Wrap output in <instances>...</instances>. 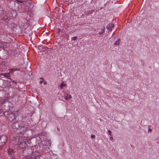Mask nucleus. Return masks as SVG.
Masks as SVG:
<instances>
[{
  "label": "nucleus",
  "instance_id": "473e14b6",
  "mask_svg": "<svg viewBox=\"0 0 159 159\" xmlns=\"http://www.w3.org/2000/svg\"><path fill=\"white\" fill-rule=\"evenodd\" d=\"M30 141H27V142L28 143H30Z\"/></svg>",
  "mask_w": 159,
  "mask_h": 159
},
{
  "label": "nucleus",
  "instance_id": "f257e3e1",
  "mask_svg": "<svg viewBox=\"0 0 159 159\" xmlns=\"http://www.w3.org/2000/svg\"><path fill=\"white\" fill-rule=\"evenodd\" d=\"M14 143L15 145H17V147L21 149L23 148L26 145V143L23 141L22 137L16 138Z\"/></svg>",
  "mask_w": 159,
  "mask_h": 159
},
{
  "label": "nucleus",
  "instance_id": "7ed1b4c3",
  "mask_svg": "<svg viewBox=\"0 0 159 159\" xmlns=\"http://www.w3.org/2000/svg\"><path fill=\"white\" fill-rule=\"evenodd\" d=\"M7 141V138L6 136L2 135L0 136V149L2 148L3 146L5 145Z\"/></svg>",
  "mask_w": 159,
  "mask_h": 159
},
{
  "label": "nucleus",
  "instance_id": "a878e982",
  "mask_svg": "<svg viewBox=\"0 0 159 159\" xmlns=\"http://www.w3.org/2000/svg\"><path fill=\"white\" fill-rule=\"evenodd\" d=\"M152 131V129H150V128H149L148 129V132H151Z\"/></svg>",
  "mask_w": 159,
  "mask_h": 159
},
{
  "label": "nucleus",
  "instance_id": "cd10ccee",
  "mask_svg": "<svg viewBox=\"0 0 159 159\" xmlns=\"http://www.w3.org/2000/svg\"><path fill=\"white\" fill-rule=\"evenodd\" d=\"M110 140H113V137H112V136H111V137H110Z\"/></svg>",
  "mask_w": 159,
  "mask_h": 159
},
{
  "label": "nucleus",
  "instance_id": "b1692460",
  "mask_svg": "<svg viewBox=\"0 0 159 159\" xmlns=\"http://www.w3.org/2000/svg\"><path fill=\"white\" fill-rule=\"evenodd\" d=\"M108 130V133H109V135H110L111 136H112V135L111 134V132L110 130Z\"/></svg>",
  "mask_w": 159,
  "mask_h": 159
},
{
  "label": "nucleus",
  "instance_id": "6e6552de",
  "mask_svg": "<svg viewBox=\"0 0 159 159\" xmlns=\"http://www.w3.org/2000/svg\"><path fill=\"white\" fill-rule=\"evenodd\" d=\"M7 152L9 157L14 155V151L12 148H9L7 149Z\"/></svg>",
  "mask_w": 159,
  "mask_h": 159
},
{
  "label": "nucleus",
  "instance_id": "9b49d317",
  "mask_svg": "<svg viewBox=\"0 0 159 159\" xmlns=\"http://www.w3.org/2000/svg\"><path fill=\"white\" fill-rule=\"evenodd\" d=\"M114 27V25L112 23H109L107 26L106 28L107 29L111 31Z\"/></svg>",
  "mask_w": 159,
  "mask_h": 159
},
{
  "label": "nucleus",
  "instance_id": "e433bc0d",
  "mask_svg": "<svg viewBox=\"0 0 159 159\" xmlns=\"http://www.w3.org/2000/svg\"><path fill=\"white\" fill-rule=\"evenodd\" d=\"M148 127H150V126H148Z\"/></svg>",
  "mask_w": 159,
  "mask_h": 159
},
{
  "label": "nucleus",
  "instance_id": "a211bd4d",
  "mask_svg": "<svg viewBox=\"0 0 159 159\" xmlns=\"http://www.w3.org/2000/svg\"><path fill=\"white\" fill-rule=\"evenodd\" d=\"M34 6L33 4L31 2L29 3L28 7L30 8H31Z\"/></svg>",
  "mask_w": 159,
  "mask_h": 159
},
{
  "label": "nucleus",
  "instance_id": "c9c22d12",
  "mask_svg": "<svg viewBox=\"0 0 159 159\" xmlns=\"http://www.w3.org/2000/svg\"><path fill=\"white\" fill-rule=\"evenodd\" d=\"M22 159H25V158H22Z\"/></svg>",
  "mask_w": 159,
  "mask_h": 159
},
{
  "label": "nucleus",
  "instance_id": "0eeeda50",
  "mask_svg": "<svg viewBox=\"0 0 159 159\" xmlns=\"http://www.w3.org/2000/svg\"><path fill=\"white\" fill-rule=\"evenodd\" d=\"M8 102H6L5 103V104H3L2 106L3 108V109L6 111H8L10 110V107L8 106L9 104Z\"/></svg>",
  "mask_w": 159,
  "mask_h": 159
},
{
  "label": "nucleus",
  "instance_id": "c756f323",
  "mask_svg": "<svg viewBox=\"0 0 159 159\" xmlns=\"http://www.w3.org/2000/svg\"><path fill=\"white\" fill-rule=\"evenodd\" d=\"M13 83H14L15 84H16L17 83V81L15 80H14L12 81Z\"/></svg>",
  "mask_w": 159,
  "mask_h": 159
},
{
  "label": "nucleus",
  "instance_id": "dca6fc26",
  "mask_svg": "<svg viewBox=\"0 0 159 159\" xmlns=\"http://www.w3.org/2000/svg\"><path fill=\"white\" fill-rule=\"evenodd\" d=\"M66 84H65L64 82H62L60 88L61 89H63V88L64 86H66Z\"/></svg>",
  "mask_w": 159,
  "mask_h": 159
},
{
  "label": "nucleus",
  "instance_id": "f03ea898",
  "mask_svg": "<svg viewBox=\"0 0 159 159\" xmlns=\"http://www.w3.org/2000/svg\"><path fill=\"white\" fill-rule=\"evenodd\" d=\"M20 125L18 122H13L11 124V126L12 128L16 129H21L24 127V122L22 121L20 122Z\"/></svg>",
  "mask_w": 159,
  "mask_h": 159
},
{
  "label": "nucleus",
  "instance_id": "aec40b11",
  "mask_svg": "<svg viewBox=\"0 0 159 159\" xmlns=\"http://www.w3.org/2000/svg\"><path fill=\"white\" fill-rule=\"evenodd\" d=\"M61 31V29L59 28L56 29V31L58 33H59Z\"/></svg>",
  "mask_w": 159,
  "mask_h": 159
},
{
  "label": "nucleus",
  "instance_id": "f704fd0d",
  "mask_svg": "<svg viewBox=\"0 0 159 159\" xmlns=\"http://www.w3.org/2000/svg\"><path fill=\"white\" fill-rule=\"evenodd\" d=\"M46 82H44V84H46Z\"/></svg>",
  "mask_w": 159,
  "mask_h": 159
},
{
  "label": "nucleus",
  "instance_id": "412c9836",
  "mask_svg": "<svg viewBox=\"0 0 159 159\" xmlns=\"http://www.w3.org/2000/svg\"><path fill=\"white\" fill-rule=\"evenodd\" d=\"M9 157V159H16L14 155L12 156H10Z\"/></svg>",
  "mask_w": 159,
  "mask_h": 159
},
{
  "label": "nucleus",
  "instance_id": "ddd939ff",
  "mask_svg": "<svg viewBox=\"0 0 159 159\" xmlns=\"http://www.w3.org/2000/svg\"><path fill=\"white\" fill-rule=\"evenodd\" d=\"M1 75L4 76V77L7 78H9L10 77V75L8 74H7L6 73H2Z\"/></svg>",
  "mask_w": 159,
  "mask_h": 159
},
{
  "label": "nucleus",
  "instance_id": "f8f14e48",
  "mask_svg": "<svg viewBox=\"0 0 159 159\" xmlns=\"http://www.w3.org/2000/svg\"><path fill=\"white\" fill-rule=\"evenodd\" d=\"M12 113L14 116L16 118V117L18 116L19 114V113L18 111H14L13 112H11Z\"/></svg>",
  "mask_w": 159,
  "mask_h": 159
},
{
  "label": "nucleus",
  "instance_id": "39448f33",
  "mask_svg": "<svg viewBox=\"0 0 159 159\" xmlns=\"http://www.w3.org/2000/svg\"><path fill=\"white\" fill-rule=\"evenodd\" d=\"M41 155V152L38 151H35L32 153L30 157L31 159L36 158L37 157L40 156Z\"/></svg>",
  "mask_w": 159,
  "mask_h": 159
},
{
  "label": "nucleus",
  "instance_id": "2f4dec72",
  "mask_svg": "<svg viewBox=\"0 0 159 159\" xmlns=\"http://www.w3.org/2000/svg\"><path fill=\"white\" fill-rule=\"evenodd\" d=\"M42 83H43V81L41 80V81H40V84H41Z\"/></svg>",
  "mask_w": 159,
  "mask_h": 159
},
{
  "label": "nucleus",
  "instance_id": "1a4fd4ad",
  "mask_svg": "<svg viewBox=\"0 0 159 159\" xmlns=\"http://www.w3.org/2000/svg\"><path fill=\"white\" fill-rule=\"evenodd\" d=\"M0 17L2 20L6 22L8 21L10 19L9 17L6 15H2Z\"/></svg>",
  "mask_w": 159,
  "mask_h": 159
},
{
  "label": "nucleus",
  "instance_id": "5701e85b",
  "mask_svg": "<svg viewBox=\"0 0 159 159\" xmlns=\"http://www.w3.org/2000/svg\"><path fill=\"white\" fill-rule=\"evenodd\" d=\"M77 37H74L71 38V39L74 40H75L76 39H77Z\"/></svg>",
  "mask_w": 159,
  "mask_h": 159
},
{
  "label": "nucleus",
  "instance_id": "bb28decb",
  "mask_svg": "<svg viewBox=\"0 0 159 159\" xmlns=\"http://www.w3.org/2000/svg\"><path fill=\"white\" fill-rule=\"evenodd\" d=\"M15 69H10V72H11V71H14V70H15Z\"/></svg>",
  "mask_w": 159,
  "mask_h": 159
},
{
  "label": "nucleus",
  "instance_id": "4be33fe9",
  "mask_svg": "<svg viewBox=\"0 0 159 159\" xmlns=\"http://www.w3.org/2000/svg\"><path fill=\"white\" fill-rule=\"evenodd\" d=\"M2 9L0 7V15H2L3 13V11H2Z\"/></svg>",
  "mask_w": 159,
  "mask_h": 159
},
{
  "label": "nucleus",
  "instance_id": "6ab92c4d",
  "mask_svg": "<svg viewBox=\"0 0 159 159\" xmlns=\"http://www.w3.org/2000/svg\"><path fill=\"white\" fill-rule=\"evenodd\" d=\"M71 98V96L70 95L67 94V96L66 97L65 99L66 100H68L69 99H70Z\"/></svg>",
  "mask_w": 159,
  "mask_h": 159
},
{
  "label": "nucleus",
  "instance_id": "f3484780",
  "mask_svg": "<svg viewBox=\"0 0 159 159\" xmlns=\"http://www.w3.org/2000/svg\"><path fill=\"white\" fill-rule=\"evenodd\" d=\"M105 32V28L103 29H102V30L99 32L98 34L99 35L102 34Z\"/></svg>",
  "mask_w": 159,
  "mask_h": 159
},
{
  "label": "nucleus",
  "instance_id": "9d476101",
  "mask_svg": "<svg viewBox=\"0 0 159 159\" xmlns=\"http://www.w3.org/2000/svg\"><path fill=\"white\" fill-rule=\"evenodd\" d=\"M7 84V82L6 81L3 80H0V86L2 88H5Z\"/></svg>",
  "mask_w": 159,
  "mask_h": 159
},
{
  "label": "nucleus",
  "instance_id": "393cba45",
  "mask_svg": "<svg viewBox=\"0 0 159 159\" xmlns=\"http://www.w3.org/2000/svg\"><path fill=\"white\" fill-rule=\"evenodd\" d=\"M91 137L92 139H93L95 137V136L93 134H91Z\"/></svg>",
  "mask_w": 159,
  "mask_h": 159
},
{
  "label": "nucleus",
  "instance_id": "c85d7f7f",
  "mask_svg": "<svg viewBox=\"0 0 159 159\" xmlns=\"http://www.w3.org/2000/svg\"><path fill=\"white\" fill-rule=\"evenodd\" d=\"M18 2L20 3H22L23 2V1H21V0H18Z\"/></svg>",
  "mask_w": 159,
  "mask_h": 159
},
{
  "label": "nucleus",
  "instance_id": "20e7f679",
  "mask_svg": "<svg viewBox=\"0 0 159 159\" xmlns=\"http://www.w3.org/2000/svg\"><path fill=\"white\" fill-rule=\"evenodd\" d=\"M51 144V141L50 140H48L47 142L46 143L47 147L46 148L43 147L42 148V150L43 152L45 153H47L49 152Z\"/></svg>",
  "mask_w": 159,
  "mask_h": 159
},
{
  "label": "nucleus",
  "instance_id": "2eb2a0df",
  "mask_svg": "<svg viewBox=\"0 0 159 159\" xmlns=\"http://www.w3.org/2000/svg\"><path fill=\"white\" fill-rule=\"evenodd\" d=\"M120 39H118L114 43L115 45H119L120 44Z\"/></svg>",
  "mask_w": 159,
  "mask_h": 159
},
{
  "label": "nucleus",
  "instance_id": "4468645a",
  "mask_svg": "<svg viewBox=\"0 0 159 159\" xmlns=\"http://www.w3.org/2000/svg\"><path fill=\"white\" fill-rule=\"evenodd\" d=\"M18 52H19V51H18V49H16V50H15L14 51H13V52L12 53V52H11V53L14 54V55L17 56L19 54L18 53Z\"/></svg>",
  "mask_w": 159,
  "mask_h": 159
},
{
  "label": "nucleus",
  "instance_id": "423d86ee",
  "mask_svg": "<svg viewBox=\"0 0 159 159\" xmlns=\"http://www.w3.org/2000/svg\"><path fill=\"white\" fill-rule=\"evenodd\" d=\"M16 117L11 112L8 115V119L9 121L11 122L14 121V120H16Z\"/></svg>",
  "mask_w": 159,
  "mask_h": 159
},
{
  "label": "nucleus",
  "instance_id": "72a5a7b5",
  "mask_svg": "<svg viewBox=\"0 0 159 159\" xmlns=\"http://www.w3.org/2000/svg\"><path fill=\"white\" fill-rule=\"evenodd\" d=\"M2 47V45L0 44V48Z\"/></svg>",
  "mask_w": 159,
  "mask_h": 159
},
{
  "label": "nucleus",
  "instance_id": "7c9ffc66",
  "mask_svg": "<svg viewBox=\"0 0 159 159\" xmlns=\"http://www.w3.org/2000/svg\"><path fill=\"white\" fill-rule=\"evenodd\" d=\"M10 16L12 17V18H13L14 17L16 16V15H15V16H14L13 15H12L11 16Z\"/></svg>",
  "mask_w": 159,
  "mask_h": 159
}]
</instances>
